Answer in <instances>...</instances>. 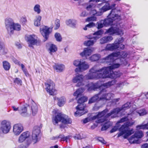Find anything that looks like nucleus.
Instances as JSON below:
<instances>
[{
	"label": "nucleus",
	"instance_id": "dca6fc26",
	"mask_svg": "<svg viewBox=\"0 0 148 148\" xmlns=\"http://www.w3.org/2000/svg\"><path fill=\"white\" fill-rule=\"evenodd\" d=\"M130 102H127L123 105L122 107L120 108H116L107 114V116L108 118L110 116L112 118H115L117 116V114L120 111L124 110L129 108L130 105Z\"/></svg>",
	"mask_w": 148,
	"mask_h": 148
},
{
	"label": "nucleus",
	"instance_id": "c756f323",
	"mask_svg": "<svg viewBox=\"0 0 148 148\" xmlns=\"http://www.w3.org/2000/svg\"><path fill=\"white\" fill-rule=\"evenodd\" d=\"M56 100L57 101L58 105L60 107L63 106L66 102V99L64 97H57Z\"/></svg>",
	"mask_w": 148,
	"mask_h": 148
},
{
	"label": "nucleus",
	"instance_id": "a19ab883",
	"mask_svg": "<svg viewBox=\"0 0 148 148\" xmlns=\"http://www.w3.org/2000/svg\"><path fill=\"white\" fill-rule=\"evenodd\" d=\"M130 115H131V113L130 114H128L127 116H125L121 118L119 121L117 122V123H116V125L120 123H123L127 121H129L130 119H129L128 118L129 117V116ZM132 119V118H131L130 119Z\"/></svg>",
	"mask_w": 148,
	"mask_h": 148
},
{
	"label": "nucleus",
	"instance_id": "c9c22d12",
	"mask_svg": "<svg viewBox=\"0 0 148 148\" xmlns=\"http://www.w3.org/2000/svg\"><path fill=\"white\" fill-rule=\"evenodd\" d=\"M19 113L22 116L24 117H26L29 115V114L27 112V108L25 106H23L21 110H19Z\"/></svg>",
	"mask_w": 148,
	"mask_h": 148
},
{
	"label": "nucleus",
	"instance_id": "0e129e2a",
	"mask_svg": "<svg viewBox=\"0 0 148 148\" xmlns=\"http://www.w3.org/2000/svg\"><path fill=\"white\" fill-rule=\"evenodd\" d=\"M124 85V83L123 82H120L117 83V87H122Z\"/></svg>",
	"mask_w": 148,
	"mask_h": 148
},
{
	"label": "nucleus",
	"instance_id": "e2e57ef3",
	"mask_svg": "<svg viewBox=\"0 0 148 148\" xmlns=\"http://www.w3.org/2000/svg\"><path fill=\"white\" fill-rule=\"evenodd\" d=\"M15 45L16 46V47L19 49H21L22 48V45L19 42H15Z\"/></svg>",
	"mask_w": 148,
	"mask_h": 148
},
{
	"label": "nucleus",
	"instance_id": "f704fd0d",
	"mask_svg": "<svg viewBox=\"0 0 148 148\" xmlns=\"http://www.w3.org/2000/svg\"><path fill=\"white\" fill-rule=\"evenodd\" d=\"M136 129L139 130L140 129H147L148 130V123L146 124H144L143 123H142L140 125H139L136 126ZM147 134V136L148 137V131L146 132Z\"/></svg>",
	"mask_w": 148,
	"mask_h": 148
},
{
	"label": "nucleus",
	"instance_id": "864d4df0",
	"mask_svg": "<svg viewBox=\"0 0 148 148\" xmlns=\"http://www.w3.org/2000/svg\"><path fill=\"white\" fill-rule=\"evenodd\" d=\"M109 126L110 125L109 123L108 122H107L103 125L101 129V130L102 131L106 130L108 128Z\"/></svg>",
	"mask_w": 148,
	"mask_h": 148
},
{
	"label": "nucleus",
	"instance_id": "bf43d9fd",
	"mask_svg": "<svg viewBox=\"0 0 148 148\" xmlns=\"http://www.w3.org/2000/svg\"><path fill=\"white\" fill-rule=\"evenodd\" d=\"M98 140L103 144H106V142L101 137H99L98 138Z\"/></svg>",
	"mask_w": 148,
	"mask_h": 148
},
{
	"label": "nucleus",
	"instance_id": "393cba45",
	"mask_svg": "<svg viewBox=\"0 0 148 148\" xmlns=\"http://www.w3.org/2000/svg\"><path fill=\"white\" fill-rule=\"evenodd\" d=\"M147 113V111L145 109H135L132 111L131 113V115L134 116L138 114L140 116H143L146 114Z\"/></svg>",
	"mask_w": 148,
	"mask_h": 148
},
{
	"label": "nucleus",
	"instance_id": "aec40b11",
	"mask_svg": "<svg viewBox=\"0 0 148 148\" xmlns=\"http://www.w3.org/2000/svg\"><path fill=\"white\" fill-rule=\"evenodd\" d=\"M45 85L47 92L50 95H54L56 92V90L55 89V84L53 82L50 80L45 83Z\"/></svg>",
	"mask_w": 148,
	"mask_h": 148
},
{
	"label": "nucleus",
	"instance_id": "13d9d810",
	"mask_svg": "<svg viewBox=\"0 0 148 148\" xmlns=\"http://www.w3.org/2000/svg\"><path fill=\"white\" fill-rule=\"evenodd\" d=\"M118 124L116 125V126H114L110 131V133H113L116 131L118 129Z\"/></svg>",
	"mask_w": 148,
	"mask_h": 148
},
{
	"label": "nucleus",
	"instance_id": "7ed1b4c3",
	"mask_svg": "<svg viewBox=\"0 0 148 148\" xmlns=\"http://www.w3.org/2000/svg\"><path fill=\"white\" fill-rule=\"evenodd\" d=\"M116 59L118 63H114L110 66L106 67H104L99 69H97L96 66L93 67L90 69V73L89 74H93L94 73L95 74L101 72L102 73L108 71L112 72L113 69L118 68L122 64L125 65H127V62L126 61H125V62L122 63V61L123 60H122L121 59H116Z\"/></svg>",
	"mask_w": 148,
	"mask_h": 148
},
{
	"label": "nucleus",
	"instance_id": "ddd939ff",
	"mask_svg": "<svg viewBox=\"0 0 148 148\" xmlns=\"http://www.w3.org/2000/svg\"><path fill=\"white\" fill-rule=\"evenodd\" d=\"M124 41L123 37L116 39L114 43L111 44H109L107 45L106 49L107 50L113 51L116 49L119 50H121L125 48L124 45L121 44Z\"/></svg>",
	"mask_w": 148,
	"mask_h": 148
},
{
	"label": "nucleus",
	"instance_id": "bb28decb",
	"mask_svg": "<svg viewBox=\"0 0 148 148\" xmlns=\"http://www.w3.org/2000/svg\"><path fill=\"white\" fill-rule=\"evenodd\" d=\"M93 51V50L91 48L88 47L84 48L83 51L80 53V55L82 57H85L87 59L90 55H91Z\"/></svg>",
	"mask_w": 148,
	"mask_h": 148
},
{
	"label": "nucleus",
	"instance_id": "c85d7f7f",
	"mask_svg": "<svg viewBox=\"0 0 148 148\" xmlns=\"http://www.w3.org/2000/svg\"><path fill=\"white\" fill-rule=\"evenodd\" d=\"M115 5L116 4L115 3H113L111 5H110L109 3H106L105 5L101 8V9L103 12H104L110 9H112H112H114L113 8L115 7ZM115 9L116 10V8H114V9Z\"/></svg>",
	"mask_w": 148,
	"mask_h": 148
},
{
	"label": "nucleus",
	"instance_id": "72a5a7b5",
	"mask_svg": "<svg viewBox=\"0 0 148 148\" xmlns=\"http://www.w3.org/2000/svg\"><path fill=\"white\" fill-rule=\"evenodd\" d=\"M66 24L71 27H75L77 24V21L74 19H69L66 21Z\"/></svg>",
	"mask_w": 148,
	"mask_h": 148
},
{
	"label": "nucleus",
	"instance_id": "f03ea898",
	"mask_svg": "<svg viewBox=\"0 0 148 148\" xmlns=\"http://www.w3.org/2000/svg\"><path fill=\"white\" fill-rule=\"evenodd\" d=\"M122 74L119 71L112 72H106L96 73L94 74H88L86 77L88 79H98L100 78L104 79L107 78H116L120 77Z\"/></svg>",
	"mask_w": 148,
	"mask_h": 148
},
{
	"label": "nucleus",
	"instance_id": "79ce46f5",
	"mask_svg": "<svg viewBox=\"0 0 148 148\" xmlns=\"http://www.w3.org/2000/svg\"><path fill=\"white\" fill-rule=\"evenodd\" d=\"M140 99L145 102L148 103V92L142 94L140 97Z\"/></svg>",
	"mask_w": 148,
	"mask_h": 148
},
{
	"label": "nucleus",
	"instance_id": "473e14b6",
	"mask_svg": "<svg viewBox=\"0 0 148 148\" xmlns=\"http://www.w3.org/2000/svg\"><path fill=\"white\" fill-rule=\"evenodd\" d=\"M53 67L56 71L58 72L62 71L65 69V66L62 64H55Z\"/></svg>",
	"mask_w": 148,
	"mask_h": 148
},
{
	"label": "nucleus",
	"instance_id": "6e6d98bb",
	"mask_svg": "<svg viewBox=\"0 0 148 148\" xmlns=\"http://www.w3.org/2000/svg\"><path fill=\"white\" fill-rule=\"evenodd\" d=\"M110 0H90L89 1V2H98L99 1H100V2H108L109 1H110Z\"/></svg>",
	"mask_w": 148,
	"mask_h": 148
},
{
	"label": "nucleus",
	"instance_id": "49530a36",
	"mask_svg": "<svg viewBox=\"0 0 148 148\" xmlns=\"http://www.w3.org/2000/svg\"><path fill=\"white\" fill-rule=\"evenodd\" d=\"M95 26V24L93 22H90L88 24L86 25L83 28V29L84 30H87L88 28H91Z\"/></svg>",
	"mask_w": 148,
	"mask_h": 148
},
{
	"label": "nucleus",
	"instance_id": "a18cd8bd",
	"mask_svg": "<svg viewBox=\"0 0 148 148\" xmlns=\"http://www.w3.org/2000/svg\"><path fill=\"white\" fill-rule=\"evenodd\" d=\"M34 10L37 14H39L41 12L40 5L38 4L36 5L34 7Z\"/></svg>",
	"mask_w": 148,
	"mask_h": 148
},
{
	"label": "nucleus",
	"instance_id": "9b49d317",
	"mask_svg": "<svg viewBox=\"0 0 148 148\" xmlns=\"http://www.w3.org/2000/svg\"><path fill=\"white\" fill-rule=\"evenodd\" d=\"M73 65L77 67L74 70L76 73H81L89 69V65L88 63L81 59L75 60L73 62Z\"/></svg>",
	"mask_w": 148,
	"mask_h": 148
},
{
	"label": "nucleus",
	"instance_id": "2eb2a0df",
	"mask_svg": "<svg viewBox=\"0 0 148 148\" xmlns=\"http://www.w3.org/2000/svg\"><path fill=\"white\" fill-rule=\"evenodd\" d=\"M89 73L86 75L85 76L82 74L77 73L75 75L72 79V82L74 83H76V86L77 87L82 86L84 84V78L86 79H88L86 77V75L90 73V70Z\"/></svg>",
	"mask_w": 148,
	"mask_h": 148
},
{
	"label": "nucleus",
	"instance_id": "680f3d73",
	"mask_svg": "<svg viewBox=\"0 0 148 148\" xmlns=\"http://www.w3.org/2000/svg\"><path fill=\"white\" fill-rule=\"evenodd\" d=\"M12 108L13 110L14 111H19V112L18 107L15 106H12Z\"/></svg>",
	"mask_w": 148,
	"mask_h": 148
},
{
	"label": "nucleus",
	"instance_id": "37998d69",
	"mask_svg": "<svg viewBox=\"0 0 148 148\" xmlns=\"http://www.w3.org/2000/svg\"><path fill=\"white\" fill-rule=\"evenodd\" d=\"M101 57V56L98 54H95L92 56L90 58V60L92 61L98 60Z\"/></svg>",
	"mask_w": 148,
	"mask_h": 148
},
{
	"label": "nucleus",
	"instance_id": "603ef678",
	"mask_svg": "<svg viewBox=\"0 0 148 148\" xmlns=\"http://www.w3.org/2000/svg\"><path fill=\"white\" fill-rule=\"evenodd\" d=\"M97 18L94 16H93L87 18L86 21L90 22L91 21H96Z\"/></svg>",
	"mask_w": 148,
	"mask_h": 148
},
{
	"label": "nucleus",
	"instance_id": "4be33fe9",
	"mask_svg": "<svg viewBox=\"0 0 148 148\" xmlns=\"http://www.w3.org/2000/svg\"><path fill=\"white\" fill-rule=\"evenodd\" d=\"M52 28L48 27L45 26H42L40 28V31L45 39V41L49 37V34L51 32Z\"/></svg>",
	"mask_w": 148,
	"mask_h": 148
},
{
	"label": "nucleus",
	"instance_id": "c03bdc74",
	"mask_svg": "<svg viewBox=\"0 0 148 148\" xmlns=\"http://www.w3.org/2000/svg\"><path fill=\"white\" fill-rule=\"evenodd\" d=\"M54 37L57 41L61 42L62 41V38L61 34L59 33H56L54 35Z\"/></svg>",
	"mask_w": 148,
	"mask_h": 148
},
{
	"label": "nucleus",
	"instance_id": "7c9ffc66",
	"mask_svg": "<svg viewBox=\"0 0 148 148\" xmlns=\"http://www.w3.org/2000/svg\"><path fill=\"white\" fill-rule=\"evenodd\" d=\"M113 39V38L112 36H105L100 40V43L101 44H104L111 41Z\"/></svg>",
	"mask_w": 148,
	"mask_h": 148
},
{
	"label": "nucleus",
	"instance_id": "8fccbe9b",
	"mask_svg": "<svg viewBox=\"0 0 148 148\" xmlns=\"http://www.w3.org/2000/svg\"><path fill=\"white\" fill-rule=\"evenodd\" d=\"M60 26V20L58 19H56L55 22L54 29L56 30L59 28Z\"/></svg>",
	"mask_w": 148,
	"mask_h": 148
},
{
	"label": "nucleus",
	"instance_id": "09e8293b",
	"mask_svg": "<svg viewBox=\"0 0 148 148\" xmlns=\"http://www.w3.org/2000/svg\"><path fill=\"white\" fill-rule=\"evenodd\" d=\"M97 23V28L98 29H101L102 28L103 26H105L104 21L103 20H101L99 21Z\"/></svg>",
	"mask_w": 148,
	"mask_h": 148
},
{
	"label": "nucleus",
	"instance_id": "0eeeda50",
	"mask_svg": "<svg viewBox=\"0 0 148 148\" xmlns=\"http://www.w3.org/2000/svg\"><path fill=\"white\" fill-rule=\"evenodd\" d=\"M134 123V122L128 121L122 125L119 129L120 132L118 134V137L124 135L123 138H126L132 134L134 133L133 130V129L130 130L129 127L133 125Z\"/></svg>",
	"mask_w": 148,
	"mask_h": 148
},
{
	"label": "nucleus",
	"instance_id": "6ab92c4d",
	"mask_svg": "<svg viewBox=\"0 0 148 148\" xmlns=\"http://www.w3.org/2000/svg\"><path fill=\"white\" fill-rule=\"evenodd\" d=\"M11 128V123L9 121L5 120L1 122L0 130L3 133H8L10 131Z\"/></svg>",
	"mask_w": 148,
	"mask_h": 148
},
{
	"label": "nucleus",
	"instance_id": "052dcab7",
	"mask_svg": "<svg viewBox=\"0 0 148 148\" xmlns=\"http://www.w3.org/2000/svg\"><path fill=\"white\" fill-rule=\"evenodd\" d=\"M27 20L26 17L25 16H22L21 18L20 21L23 23H25L26 22Z\"/></svg>",
	"mask_w": 148,
	"mask_h": 148
},
{
	"label": "nucleus",
	"instance_id": "ea45409f",
	"mask_svg": "<svg viewBox=\"0 0 148 148\" xmlns=\"http://www.w3.org/2000/svg\"><path fill=\"white\" fill-rule=\"evenodd\" d=\"M32 114L33 116L35 115L38 112V107L36 104H33L31 107Z\"/></svg>",
	"mask_w": 148,
	"mask_h": 148
},
{
	"label": "nucleus",
	"instance_id": "39448f33",
	"mask_svg": "<svg viewBox=\"0 0 148 148\" xmlns=\"http://www.w3.org/2000/svg\"><path fill=\"white\" fill-rule=\"evenodd\" d=\"M53 114L52 118V122L53 124L56 125L58 123L61 121L62 123L66 124H71L72 122L71 119L66 115L61 113H57V110H54L53 111Z\"/></svg>",
	"mask_w": 148,
	"mask_h": 148
},
{
	"label": "nucleus",
	"instance_id": "cd10ccee",
	"mask_svg": "<svg viewBox=\"0 0 148 148\" xmlns=\"http://www.w3.org/2000/svg\"><path fill=\"white\" fill-rule=\"evenodd\" d=\"M48 45L47 46L48 47V51L51 55H52L53 53L56 52L57 51V47L55 45L49 43Z\"/></svg>",
	"mask_w": 148,
	"mask_h": 148
},
{
	"label": "nucleus",
	"instance_id": "f8f14e48",
	"mask_svg": "<svg viewBox=\"0 0 148 148\" xmlns=\"http://www.w3.org/2000/svg\"><path fill=\"white\" fill-rule=\"evenodd\" d=\"M127 54L125 52H114L109 55L108 56L102 59V62L103 63H106L109 64L110 62H113L114 60H116L117 58H122L125 60L124 58L126 57Z\"/></svg>",
	"mask_w": 148,
	"mask_h": 148
},
{
	"label": "nucleus",
	"instance_id": "58836bf2",
	"mask_svg": "<svg viewBox=\"0 0 148 148\" xmlns=\"http://www.w3.org/2000/svg\"><path fill=\"white\" fill-rule=\"evenodd\" d=\"M3 67L5 71H7L9 70L10 68V64L7 61H4L2 62Z\"/></svg>",
	"mask_w": 148,
	"mask_h": 148
},
{
	"label": "nucleus",
	"instance_id": "1a4fd4ad",
	"mask_svg": "<svg viewBox=\"0 0 148 148\" xmlns=\"http://www.w3.org/2000/svg\"><path fill=\"white\" fill-rule=\"evenodd\" d=\"M5 23L6 29L10 34H12L14 30L19 31L21 30V25L17 23H14L13 20L11 18H6Z\"/></svg>",
	"mask_w": 148,
	"mask_h": 148
},
{
	"label": "nucleus",
	"instance_id": "e433bc0d",
	"mask_svg": "<svg viewBox=\"0 0 148 148\" xmlns=\"http://www.w3.org/2000/svg\"><path fill=\"white\" fill-rule=\"evenodd\" d=\"M85 90V89L83 88H81L77 89L73 94V95L76 97V98L80 96L82 93Z\"/></svg>",
	"mask_w": 148,
	"mask_h": 148
},
{
	"label": "nucleus",
	"instance_id": "423d86ee",
	"mask_svg": "<svg viewBox=\"0 0 148 148\" xmlns=\"http://www.w3.org/2000/svg\"><path fill=\"white\" fill-rule=\"evenodd\" d=\"M114 95L112 93H107L106 89L101 90L98 94L95 95L92 97L89 101L88 103H91L95 102L96 101L107 100H110Z\"/></svg>",
	"mask_w": 148,
	"mask_h": 148
},
{
	"label": "nucleus",
	"instance_id": "de8ad7c7",
	"mask_svg": "<svg viewBox=\"0 0 148 148\" xmlns=\"http://www.w3.org/2000/svg\"><path fill=\"white\" fill-rule=\"evenodd\" d=\"M69 137L67 136L64 137L63 135H60L56 138L57 139L60 138L61 141H66V142L69 140Z\"/></svg>",
	"mask_w": 148,
	"mask_h": 148
},
{
	"label": "nucleus",
	"instance_id": "4468645a",
	"mask_svg": "<svg viewBox=\"0 0 148 148\" xmlns=\"http://www.w3.org/2000/svg\"><path fill=\"white\" fill-rule=\"evenodd\" d=\"M31 134L30 132L26 131L23 132L18 137V142L19 143H22L26 140V144L25 145H21L19 148H27L31 143L32 140L30 139Z\"/></svg>",
	"mask_w": 148,
	"mask_h": 148
},
{
	"label": "nucleus",
	"instance_id": "20e7f679",
	"mask_svg": "<svg viewBox=\"0 0 148 148\" xmlns=\"http://www.w3.org/2000/svg\"><path fill=\"white\" fill-rule=\"evenodd\" d=\"M108 112V110L106 109L102 111L99 112L96 116L91 117L89 116L85 119L83 120V123H86L94 120H96L95 122L97 123H102L108 120V118L107 116L106 113Z\"/></svg>",
	"mask_w": 148,
	"mask_h": 148
},
{
	"label": "nucleus",
	"instance_id": "2f4dec72",
	"mask_svg": "<svg viewBox=\"0 0 148 148\" xmlns=\"http://www.w3.org/2000/svg\"><path fill=\"white\" fill-rule=\"evenodd\" d=\"M8 52V49L5 47L3 43L0 40V55H5Z\"/></svg>",
	"mask_w": 148,
	"mask_h": 148
},
{
	"label": "nucleus",
	"instance_id": "a211bd4d",
	"mask_svg": "<svg viewBox=\"0 0 148 148\" xmlns=\"http://www.w3.org/2000/svg\"><path fill=\"white\" fill-rule=\"evenodd\" d=\"M41 127L40 126H35L34 127L32 134V140L34 144L38 142L40 139Z\"/></svg>",
	"mask_w": 148,
	"mask_h": 148
},
{
	"label": "nucleus",
	"instance_id": "3c124183",
	"mask_svg": "<svg viewBox=\"0 0 148 148\" xmlns=\"http://www.w3.org/2000/svg\"><path fill=\"white\" fill-rule=\"evenodd\" d=\"M103 33V31L102 29L99 30L93 34V35H96L95 36H98L101 35Z\"/></svg>",
	"mask_w": 148,
	"mask_h": 148
},
{
	"label": "nucleus",
	"instance_id": "338daca9",
	"mask_svg": "<svg viewBox=\"0 0 148 148\" xmlns=\"http://www.w3.org/2000/svg\"><path fill=\"white\" fill-rule=\"evenodd\" d=\"M142 148H148V144L147 143H145L141 146Z\"/></svg>",
	"mask_w": 148,
	"mask_h": 148
},
{
	"label": "nucleus",
	"instance_id": "4d7b16f0",
	"mask_svg": "<svg viewBox=\"0 0 148 148\" xmlns=\"http://www.w3.org/2000/svg\"><path fill=\"white\" fill-rule=\"evenodd\" d=\"M74 137L75 139H81L84 138V137L82 136L80 134H76Z\"/></svg>",
	"mask_w": 148,
	"mask_h": 148
},
{
	"label": "nucleus",
	"instance_id": "9d476101",
	"mask_svg": "<svg viewBox=\"0 0 148 148\" xmlns=\"http://www.w3.org/2000/svg\"><path fill=\"white\" fill-rule=\"evenodd\" d=\"M87 99L86 97L83 96L78 99L77 103L80 104L76 107L77 111L74 113L75 116H80L87 112V110L85 109V105L83 103L87 101Z\"/></svg>",
	"mask_w": 148,
	"mask_h": 148
},
{
	"label": "nucleus",
	"instance_id": "f257e3e1",
	"mask_svg": "<svg viewBox=\"0 0 148 148\" xmlns=\"http://www.w3.org/2000/svg\"><path fill=\"white\" fill-rule=\"evenodd\" d=\"M116 10L115 9L112 10L108 16V18L104 20L105 26L108 25H112L110 28L107 29L105 34H109L111 35L116 34L122 36L123 34V28L125 29L124 25L115 22L119 21L121 19V16L116 14Z\"/></svg>",
	"mask_w": 148,
	"mask_h": 148
},
{
	"label": "nucleus",
	"instance_id": "b1692460",
	"mask_svg": "<svg viewBox=\"0 0 148 148\" xmlns=\"http://www.w3.org/2000/svg\"><path fill=\"white\" fill-rule=\"evenodd\" d=\"M23 130V125L20 124H17L14 125L13 132L16 136L18 135Z\"/></svg>",
	"mask_w": 148,
	"mask_h": 148
},
{
	"label": "nucleus",
	"instance_id": "f3484780",
	"mask_svg": "<svg viewBox=\"0 0 148 148\" xmlns=\"http://www.w3.org/2000/svg\"><path fill=\"white\" fill-rule=\"evenodd\" d=\"M25 39L29 47L32 48H34V45H39L40 44V41L38 40L37 36L34 34L26 36Z\"/></svg>",
	"mask_w": 148,
	"mask_h": 148
},
{
	"label": "nucleus",
	"instance_id": "5fc2aeb1",
	"mask_svg": "<svg viewBox=\"0 0 148 148\" xmlns=\"http://www.w3.org/2000/svg\"><path fill=\"white\" fill-rule=\"evenodd\" d=\"M14 82L15 83L17 84L18 85H21L22 83L21 80L19 78H16L15 79L14 81Z\"/></svg>",
	"mask_w": 148,
	"mask_h": 148
},
{
	"label": "nucleus",
	"instance_id": "412c9836",
	"mask_svg": "<svg viewBox=\"0 0 148 148\" xmlns=\"http://www.w3.org/2000/svg\"><path fill=\"white\" fill-rule=\"evenodd\" d=\"M143 136V132L141 131L136 132L134 134L129 138L128 140L131 143H137L138 139L141 138Z\"/></svg>",
	"mask_w": 148,
	"mask_h": 148
},
{
	"label": "nucleus",
	"instance_id": "6e6552de",
	"mask_svg": "<svg viewBox=\"0 0 148 148\" xmlns=\"http://www.w3.org/2000/svg\"><path fill=\"white\" fill-rule=\"evenodd\" d=\"M115 83V81L113 80L101 84V82L99 81L95 83H89L86 86L88 87V91H90L92 90H95L97 89H99L101 90L102 89H106L114 84Z\"/></svg>",
	"mask_w": 148,
	"mask_h": 148
},
{
	"label": "nucleus",
	"instance_id": "a878e982",
	"mask_svg": "<svg viewBox=\"0 0 148 148\" xmlns=\"http://www.w3.org/2000/svg\"><path fill=\"white\" fill-rule=\"evenodd\" d=\"M87 38L89 39H93L94 40H90L85 41L84 42V44L86 46H89L93 45L94 43L96 42L97 40L99 38L98 36L91 37L90 36H88Z\"/></svg>",
	"mask_w": 148,
	"mask_h": 148
},
{
	"label": "nucleus",
	"instance_id": "774afa93",
	"mask_svg": "<svg viewBox=\"0 0 148 148\" xmlns=\"http://www.w3.org/2000/svg\"><path fill=\"white\" fill-rule=\"evenodd\" d=\"M23 71L24 73H25V75L27 77L29 76V73H28V72L26 69L25 70H23Z\"/></svg>",
	"mask_w": 148,
	"mask_h": 148
},
{
	"label": "nucleus",
	"instance_id": "5701e85b",
	"mask_svg": "<svg viewBox=\"0 0 148 148\" xmlns=\"http://www.w3.org/2000/svg\"><path fill=\"white\" fill-rule=\"evenodd\" d=\"M95 6L93 4H90L88 5L86 7V9L90 11V13L96 16H100L101 15L103 12L101 9L99 11L97 12L96 10L94 9V8Z\"/></svg>",
	"mask_w": 148,
	"mask_h": 148
},
{
	"label": "nucleus",
	"instance_id": "4c0bfd02",
	"mask_svg": "<svg viewBox=\"0 0 148 148\" xmlns=\"http://www.w3.org/2000/svg\"><path fill=\"white\" fill-rule=\"evenodd\" d=\"M41 18V16H37L36 17V18L34 20V24L35 26L38 27L40 25Z\"/></svg>",
	"mask_w": 148,
	"mask_h": 148
},
{
	"label": "nucleus",
	"instance_id": "69168bd1",
	"mask_svg": "<svg viewBox=\"0 0 148 148\" xmlns=\"http://www.w3.org/2000/svg\"><path fill=\"white\" fill-rule=\"evenodd\" d=\"M88 13H87L85 11H84L82 12L80 14V16L82 17H85L87 16Z\"/></svg>",
	"mask_w": 148,
	"mask_h": 148
}]
</instances>
